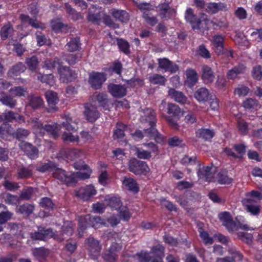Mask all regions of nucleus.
<instances>
[{"label":"nucleus","instance_id":"nucleus-33","mask_svg":"<svg viewBox=\"0 0 262 262\" xmlns=\"http://www.w3.org/2000/svg\"><path fill=\"white\" fill-rule=\"evenodd\" d=\"M3 115L4 123L13 122L23 119V116L12 111H6Z\"/></svg>","mask_w":262,"mask_h":262},{"label":"nucleus","instance_id":"nucleus-11","mask_svg":"<svg viewBox=\"0 0 262 262\" xmlns=\"http://www.w3.org/2000/svg\"><path fill=\"white\" fill-rule=\"evenodd\" d=\"M19 147L29 159L34 160L38 157L39 150L38 148L31 143L23 142L19 144Z\"/></svg>","mask_w":262,"mask_h":262},{"label":"nucleus","instance_id":"nucleus-32","mask_svg":"<svg viewBox=\"0 0 262 262\" xmlns=\"http://www.w3.org/2000/svg\"><path fill=\"white\" fill-rule=\"evenodd\" d=\"M14 29L12 25L10 22L6 24L2 28L0 31L1 39L5 40L13 35Z\"/></svg>","mask_w":262,"mask_h":262},{"label":"nucleus","instance_id":"nucleus-1","mask_svg":"<svg viewBox=\"0 0 262 262\" xmlns=\"http://www.w3.org/2000/svg\"><path fill=\"white\" fill-rule=\"evenodd\" d=\"M185 17L186 21L190 24L193 30L199 29L203 27V25H207L210 20L205 14H202L201 17L198 18L193 14V11L191 8H188L186 10Z\"/></svg>","mask_w":262,"mask_h":262},{"label":"nucleus","instance_id":"nucleus-30","mask_svg":"<svg viewBox=\"0 0 262 262\" xmlns=\"http://www.w3.org/2000/svg\"><path fill=\"white\" fill-rule=\"evenodd\" d=\"M73 224L71 222L64 223L61 227V232L59 234H57L56 231L55 232L59 237H63V239L61 241L64 240L67 237L71 236L73 233Z\"/></svg>","mask_w":262,"mask_h":262},{"label":"nucleus","instance_id":"nucleus-53","mask_svg":"<svg viewBox=\"0 0 262 262\" xmlns=\"http://www.w3.org/2000/svg\"><path fill=\"white\" fill-rule=\"evenodd\" d=\"M35 193L34 189L32 187H28L23 189L18 196L20 201L24 200H29L31 199L33 194Z\"/></svg>","mask_w":262,"mask_h":262},{"label":"nucleus","instance_id":"nucleus-12","mask_svg":"<svg viewBox=\"0 0 262 262\" xmlns=\"http://www.w3.org/2000/svg\"><path fill=\"white\" fill-rule=\"evenodd\" d=\"M220 220L223 222V225L226 227L229 232H233L237 230L236 223L233 221V219L228 212H224L219 214Z\"/></svg>","mask_w":262,"mask_h":262},{"label":"nucleus","instance_id":"nucleus-14","mask_svg":"<svg viewBox=\"0 0 262 262\" xmlns=\"http://www.w3.org/2000/svg\"><path fill=\"white\" fill-rule=\"evenodd\" d=\"M107 89L109 93L114 98H120L126 95V88L121 84L111 83Z\"/></svg>","mask_w":262,"mask_h":262},{"label":"nucleus","instance_id":"nucleus-41","mask_svg":"<svg viewBox=\"0 0 262 262\" xmlns=\"http://www.w3.org/2000/svg\"><path fill=\"white\" fill-rule=\"evenodd\" d=\"M30 132L26 129L19 128L17 129L12 134L14 138L19 141L25 142L24 140L27 138L30 135Z\"/></svg>","mask_w":262,"mask_h":262},{"label":"nucleus","instance_id":"nucleus-36","mask_svg":"<svg viewBox=\"0 0 262 262\" xmlns=\"http://www.w3.org/2000/svg\"><path fill=\"white\" fill-rule=\"evenodd\" d=\"M95 101H97L99 105L105 110L108 108V99L107 95L103 93H95L93 95Z\"/></svg>","mask_w":262,"mask_h":262},{"label":"nucleus","instance_id":"nucleus-50","mask_svg":"<svg viewBox=\"0 0 262 262\" xmlns=\"http://www.w3.org/2000/svg\"><path fill=\"white\" fill-rule=\"evenodd\" d=\"M105 201L112 209L115 210L120 209L122 206V202L119 198L112 197L108 199H105Z\"/></svg>","mask_w":262,"mask_h":262},{"label":"nucleus","instance_id":"nucleus-34","mask_svg":"<svg viewBox=\"0 0 262 262\" xmlns=\"http://www.w3.org/2000/svg\"><path fill=\"white\" fill-rule=\"evenodd\" d=\"M123 185L129 191L137 193L139 191L138 184L136 181L132 178H124Z\"/></svg>","mask_w":262,"mask_h":262},{"label":"nucleus","instance_id":"nucleus-26","mask_svg":"<svg viewBox=\"0 0 262 262\" xmlns=\"http://www.w3.org/2000/svg\"><path fill=\"white\" fill-rule=\"evenodd\" d=\"M9 226L13 234L18 237H20L21 238L24 237L25 226L23 223H10L9 224Z\"/></svg>","mask_w":262,"mask_h":262},{"label":"nucleus","instance_id":"nucleus-63","mask_svg":"<svg viewBox=\"0 0 262 262\" xmlns=\"http://www.w3.org/2000/svg\"><path fill=\"white\" fill-rule=\"evenodd\" d=\"M136 255L139 262H149L152 259L150 252L142 250L140 252L137 253Z\"/></svg>","mask_w":262,"mask_h":262},{"label":"nucleus","instance_id":"nucleus-35","mask_svg":"<svg viewBox=\"0 0 262 262\" xmlns=\"http://www.w3.org/2000/svg\"><path fill=\"white\" fill-rule=\"evenodd\" d=\"M80 38L75 37L71 38L70 40L66 45V48L69 52H72L79 51L81 47Z\"/></svg>","mask_w":262,"mask_h":262},{"label":"nucleus","instance_id":"nucleus-43","mask_svg":"<svg viewBox=\"0 0 262 262\" xmlns=\"http://www.w3.org/2000/svg\"><path fill=\"white\" fill-rule=\"evenodd\" d=\"M26 64L28 69L31 72H36L39 63L38 58L36 56H32L31 57L27 58L26 59Z\"/></svg>","mask_w":262,"mask_h":262},{"label":"nucleus","instance_id":"nucleus-37","mask_svg":"<svg viewBox=\"0 0 262 262\" xmlns=\"http://www.w3.org/2000/svg\"><path fill=\"white\" fill-rule=\"evenodd\" d=\"M150 253L152 256V258H163L165 256V248L163 245L158 244L151 248Z\"/></svg>","mask_w":262,"mask_h":262},{"label":"nucleus","instance_id":"nucleus-55","mask_svg":"<svg viewBox=\"0 0 262 262\" xmlns=\"http://www.w3.org/2000/svg\"><path fill=\"white\" fill-rule=\"evenodd\" d=\"M39 205L41 207L47 210L53 209L55 206L51 199L48 197L41 198L39 202Z\"/></svg>","mask_w":262,"mask_h":262},{"label":"nucleus","instance_id":"nucleus-62","mask_svg":"<svg viewBox=\"0 0 262 262\" xmlns=\"http://www.w3.org/2000/svg\"><path fill=\"white\" fill-rule=\"evenodd\" d=\"M243 105L246 109L251 110L257 109L259 104L256 99L248 98L244 101Z\"/></svg>","mask_w":262,"mask_h":262},{"label":"nucleus","instance_id":"nucleus-38","mask_svg":"<svg viewBox=\"0 0 262 262\" xmlns=\"http://www.w3.org/2000/svg\"><path fill=\"white\" fill-rule=\"evenodd\" d=\"M215 181L220 184H229L232 182V179L228 176L227 171L221 170L217 174Z\"/></svg>","mask_w":262,"mask_h":262},{"label":"nucleus","instance_id":"nucleus-49","mask_svg":"<svg viewBox=\"0 0 262 262\" xmlns=\"http://www.w3.org/2000/svg\"><path fill=\"white\" fill-rule=\"evenodd\" d=\"M59 128L57 124H45L43 125L42 131H46L50 134L54 138L58 137V132Z\"/></svg>","mask_w":262,"mask_h":262},{"label":"nucleus","instance_id":"nucleus-16","mask_svg":"<svg viewBox=\"0 0 262 262\" xmlns=\"http://www.w3.org/2000/svg\"><path fill=\"white\" fill-rule=\"evenodd\" d=\"M84 114L86 120L90 122H95L100 116V113L97 107L90 104L85 105Z\"/></svg>","mask_w":262,"mask_h":262},{"label":"nucleus","instance_id":"nucleus-21","mask_svg":"<svg viewBox=\"0 0 262 262\" xmlns=\"http://www.w3.org/2000/svg\"><path fill=\"white\" fill-rule=\"evenodd\" d=\"M202 78L206 84L212 83L215 78V75L212 69L207 65L202 66Z\"/></svg>","mask_w":262,"mask_h":262},{"label":"nucleus","instance_id":"nucleus-42","mask_svg":"<svg viewBox=\"0 0 262 262\" xmlns=\"http://www.w3.org/2000/svg\"><path fill=\"white\" fill-rule=\"evenodd\" d=\"M1 198L8 204L16 205L20 202L17 195H12L9 193H4L1 194Z\"/></svg>","mask_w":262,"mask_h":262},{"label":"nucleus","instance_id":"nucleus-52","mask_svg":"<svg viewBox=\"0 0 262 262\" xmlns=\"http://www.w3.org/2000/svg\"><path fill=\"white\" fill-rule=\"evenodd\" d=\"M59 59L55 58L53 61L51 60H46L44 62L43 67L49 70H53L57 68L58 70L62 66Z\"/></svg>","mask_w":262,"mask_h":262},{"label":"nucleus","instance_id":"nucleus-64","mask_svg":"<svg viewBox=\"0 0 262 262\" xmlns=\"http://www.w3.org/2000/svg\"><path fill=\"white\" fill-rule=\"evenodd\" d=\"M37 78L38 79L40 80L42 82L46 83L49 85H53L54 83V76L51 74L46 75L39 74Z\"/></svg>","mask_w":262,"mask_h":262},{"label":"nucleus","instance_id":"nucleus-31","mask_svg":"<svg viewBox=\"0 0 262 262\" xmlns=\"http://www.w3.org/2000/svg\"><path fill=\"white\" fill-rule=\"evenodd\" d=\"M255 202L254 199L250 198L246 199L244 200L246 210L254 215H258L260 212L259 206L253 204V203Z\"/></svg>","mask_w":262,"mask_h":262},{"label":"nucleus","instance_id":"nucleus-40","mask_svg":"<svg viewBox=\"0 0 262 262\" xmlns=\"http://www.w3.org/2000/svg\"><path fill=\"white\" fill-rule=\"evenodd\" d=\"M210 96L208 90L205 88L199 89L194 94L195 98L199 101H206L209 99Z\"/></svg>","mask_w":262,"mask_h":262},{"label":"nucleus","instance_id":"nucleus-57","mask_svg":"<svg viewBox=\"0 0 262 262\" xmlns=\"http://www.w3.org/2000/svg\"><path fill=\"white\" fill-rule=\"evenodd\" d=\"M102 14L101 12H93L92 11H89L87 19L89 21L96 24H99L102 19Z\"/></svg>","mask_w":262,"mask_h":262},{"label":"nucleus","instance_id":"nucleus-9","mask_svg":"<svg viewBox=\"0 0 262 262\" xmlns=\"http://www.w3.org/2000/svg\"><path fill=\"white\" fill-rule=\"evenodd\" d=\"M46 98L48 102L47 112L54 113L58 111L57 104L59 99L57 94L52 91H48L45 93Z\"/></svg>","mask_w":262,"mask_h":262},{"label":"nucleus","instance_id":"nucleus-5","mask_svg":"<svg viewBox=\"0 0 262 262\" xmlns=\"http://www.w3.org/2000/svg\"><path fill=\"white\" fill-rule=\"evenodd\" d=\"M122 245L116 242L112 243L111 246L105 250L102 257L106 262H117L118 253L121 250Z\"/></svg>","mask_w":262,"mask_h":262},{"label":"nucleus","instance_id":"nucleus-29","mask_svg":"<svg viewBox=\"0 0 262 262\" xmlns=\"http://www.w3.org/2000/svg\"><path fill=\"white\" fill-rule=\"evenodd\" d=\"M26 69V66L24 63L21 62H18L9 70L8 75L10 77L18 76L20 73L24 72Z\"/></svg>","mask_w":262,"mask_h":262},{"label":"nucleus","instance_id":"nucleus-7","mask_svg":"<svg viewBox=\"0 0 262 262\" xmlns=\"http://www.w3.org/2000/svg\"><path fill=\"white\" fill-rule=\"evenodd\" d=\"M52 174L54 178L67 185L75 184L77 182L76 177L74 173L67 172L61 168H58L57 165Z\"/></svg>","mask_w":262,"mask_h":262},{"label":"nucleus","instance_id":"nucleus-4","mask_svg":"<svg viewBox=\"0 0 262 262\" xmlns=\"http://www.w3.org/2000/svg\"><path fill=\"white\" fill-rule=\"evenodd\" d=\"M52 237L57 241H61L63 238L59 237L51 228H46L43 227H38L37 231L30 233L31 238L34 240L44 241L47 237Z\"/></svg>","mask_w":262,"mask_h":262},{"label":"nucleus","instance_id":"nucleus-44","mask_svg":"<svg viewBox=\"0 0 262 262\" xmlns=\"http://www.w3.org/2000/svg\"><path fill=\"white\" fill-rule=\"evenodd\" d=\"M56 164L52 161L40 164L36 166V170L41 172L54 171Z\"/></svg>","mask_w":262,"mask_h":262},{"label":"nucleus","instance_id":"nucleus-18","mask_svg":"<svg viewBox=\"0 0 262 262\" xmlns=\"http://www.w3.org/2000/svg\"><path fill=\"white\" fill-rule=\"evenodd\" d=\"M159 68L169 71L172 73H176L179 70V66L166 58L158 59Z\"/></svg>","mask_w":262,"mask_h":262},{"label":"nucleus","instance_id":"nucleus-3","mask_svg":"<svg viewBox=\"0 0 262 262\" xmlns=\"http://www.w3.org/2000/svg\"><path fill=\"white\" fill-rule=\"evenodd\" d=\"M105 225L104 220L99 216L91 215L87 214L83 217H81L79 220V234L83 232L88 227H94L98 224Z\"/></svg>","mask_w":262,"mask_h":262},{"label":"nucleus","instance_id":"nucleus-45","mask_svg":"<svg viewBox=\"0 0 262 262\" xmlns=\"http://www.w3.org/2000/svg\"><path fill=\"white\" fill-rule=\"evenodd\" d=\"M196 134V137L203 139L205 140H210L214 136V133L213 130L205 128L199 129Z\"/></svg>","mask_w":262,"mask_h":262},{"label":"nucleus","instance_id":"nucleus-6","mask_svg":"<svg viewBox=\"0 0 262 262\" xmlns=\"http://www.w3.org/2000/svg\"><path fill=\"white\" fill-rule=\"evenodd\" d=\"M85 244L90 257L93 260L97 259L102 249L100 242L92 237H90L86 239Z\"/></svg>","mask_w":262,"mask_h":262},{"label":"nucleus","instance_id":"nucleus-61","mask_svg":"<svg viewBox=\"0 0 262 262\" xmlns=\"http://www.w3.org/2000/svg\"><path fill=\"white\" fill-rule=\"evenodd\" d=\"M149 81L154 84L164 85L166 81V78L161 75L157 74H154L149 77Z\"/></svg>","mask_w":262,"mask_h":262},{"label":"nucleus","instance_id":"nucleus-54","mask_svg":"<svg viewBox=\"0 0 262 262\" xmlns=\"http://www.w3.org/2000/svg\"><path fill=\"white\" fill-rule=\"evenodd\" d=\"M117 45L120 50L126 55H128L130 51V45L125 39H117Z\"/></svg>","mask_w":262,"mask_h":262},{"label":"nucleus","instance_id":"nucleus-15","mask_svg":"<svg viewBox=\"0 0 262 262\" xmlns=\"http://www.w3.org/2000/svg\"><path fill=\"white\" fill-rule=\"evenodd\" d=\"M96 193L94 187L92 185H88L84 187L80 188L76 191V195L81 199L87 201Z\"/></svg>","mask_w":262,"mask_h":262},{"label":"nucleus","instance_id":"nucleus-10","mask_svg":"<svg viewBox=\"0 0 262 262\" xmlns=\"http://www.w3.org/2000/svg\"><path fill=\"white\" fill-rule=\"evenodd\" d=\"M60 79L63 82L67 83L74 80L77 78V74L70 67L61 66L58 69Z\"/></svg>","mask_w":262,"mask_h":262},{"label":"nucleus","instance_id":"nucleus-20","mask_svg":"<svg viewBox=\"0 0 262 262\" xmlns=\"http://www.w3.org/2000/svg\"><path fill=\"white\" fill-rule=\"evenodd\" d=\"M159 16L162 19L168 20L170 19L175 13L173 9H171L168 3H164L159 6Z\"/></svg>","mask_w":262,"mask_h":262},{"label":"nucleus","instance_id":"nucleus-28","mask_svg":"<svg viewBox=\"0 0 262 262\" xmlns=\"http://www.w3.org/2000/svg\"><path fill=\"white\" fill-rule=\"evenodd\" d=\"M111 14L117 20L126 23L129 19L128 13L125 10H112Z\"/></svg>","mask_w":262,"mask_h":262},{"label":"nucleus","instance_id":"nucleus-39","mask_svg":"<svg viewBox=\"0 0 262 262\" xmlns=\"http://www.w3.org/2000/svg\"><path fill=\"white\" fill-rule=\"evenodd\" d=\"M29 105L32 108H40L43 105L42 99L39 96L31 95L28 97Z\"/></svg>","mask_w":262,"mask_h":262},{"label":"nucleus","instance_id":"nucleus-47","mask_svg":"<svg viewBox=\"0 0 262 262\" xmlns=\"http://www.w3.org/2000/svg\"><path fill=\"white\" fill-rule=\"evenodd\" d=\"M17 174L20 179H28L33 176V170L29 167L22 166L18 169Z\"/></svg>","mask_w":262,"mask_h":262},{"label":"nucleus","instance_id":"nucleus-13","mask_svg":"<svg viewBox=\"0 0 262 262\" xmlns=\"http://www.w3.org/2000/svg\"><path fill=\"white\" fill-rule=\"evenodd\" d=\"M140 120L142 123H148V124H156V113L151 108H145L142 111Z\"/></svg>","mask_w":262,"mask_h":262},{"label":"nucleus","instance_id":"nucleus-56","mask_svg":"<svg viewBox=\"0 0 262 262\" xmlns=\"http://www.w3.org/2000/svg\"><path fill=\"white\" fill-rule=\"evenodd\" d=\"M82 58L81 54H68L65 57V60L71 66L74 65Z\"/></svg>","mask_w":262,"mask_h":262},{"label":"nucleus","instance_id":"nucleus-17","mask_svg":"<svg viewBox=\"0 0 262 262\" xmlns=\"http://www.w3.org/2000/svg\"><path fill=\"white\" fill-rule=\"evenodd\" d=\"M225 37L222 35H214L212 37V45L215 52L218 55L224 54Z\"/></svg>","mask_w":262,"mask_h":262},{"label":"nucleus","instance_id":"nucleus-27","mask_svg":"<svg viewBox=\"0 0 262 262\" xmlns=\"http://www.w3.org/2000/svg\"><path fill=\"white\" fill-rule=\"evenodd\" d=\"M167 113L171 115L172 117L179 119L183 115V111L177 104L172 103H168Z\"/></svg>","mask_w":262,"mask_h":262},{"label":"nucleus","instance_id":"nucleus-24","mask_svg":"<svg viewBox=\"0 0 262 262\" xmlns=\"http://www.w3.org/2000/svg\"><path fill=\"white\" fill-rule=\"evenodd\" d=\"M245 71L246 67L244 65H237L228 71L226 75L227 78L230 80L235 79L239 75L244 74Z\"/></svg>","mask_w":262,"mask_h":262},{"label":"nucleus","instance_id":"nucleus-58","mask_svg":"<svg viewBox=\"0 0 262 262\" xmlns=\"http://www.w3.org/2000/svg\"><path fill=\"white\" fill-rule=\"evenodd\" d=\"M65 8L67 13L74 20H79L81 18V15L77 12L68 3L65 4Z\"/></svg>","mask_w":262,"mask_h":262},{"label":"nucleus","instance_id":"nucleus-2","mask_svg":"<svg viewBox=\"0 0 262 262\" xmlns=\"http://www.w3.org/2000/svg\"><path fill=\"white\" fill-rule=\"evenodd\" d=\"M129 171L135 175L146 176L150 172V168L146 162L134 158L128 162Z\"/></svg>","mask_w":262,"mask_h":262},{"label":"nucleus","instance_id":"nucleus-46","mask_svg":"<svg viewBox=\"0 0 262 262\" xmlns=\"http://www.w3.org/2000/svg\"><path fill=\"white\" fill-rule=\"evenodd\" d=\"M0 102L10 108H13L17 104V101L9 95H5L0 98Z\"/></svg>","mask_w":262,"mask_h":262},{"label":"nucleus","instance_id":"nucleus-51","mask_svg":"<svg viewBox=\"0 0 262 262\" xmlns=\"http://www.w3.org/2000/svg\"><path fill=\"white\" fill-rule=\"evenodd\" d=\"M208 9L213 14L216 13L220 11H226L227 10V5L222 3H210L208 6Z\"/></svg>","mask_w":262,"mask_h":262},{"label":"nucleus","instance_id":"nucleus-22","mask_svg":"<svg viewBox=\"0 0 262 262\" xmlns=\"http://www.w3.org/2000/svg\"><path fill=\"white\" fill-rule=\"evenodd\" d=\"M168 95L175 101L180 104H185L187 101V97L182 92L178 91L174 89H170L168 91Z\"/></svg>","mask_w":262,"mask_h":262},{"label":"nucleus","instance_id":"nucleus-8","mask_svg":"<svg viewBox=\"0 0 262 262\" xmlns=\"http://www.w3.org/2000/svg\"><path fill=\"white\" fill-rule=\"evenodd\" d=\"M106 79V74L104 73L93 72L89 74L88 82L92 88L98 90L101 88Z\"/></svg>","mask_w":262,"mask_h":262},{"label":"nucleus","instance_id":"nucleus-19","mask_svg":"<svg viewBox=\"0 0 262 262\" xmlns=\"http://www.w3.org/2000/svg\"><path fill=\"white\" fill-rule=\"evenodd\" d=\"M148 125H149V127L143 130L145 136L150 139H154L158 143L162 142L163 141V137L156 129V124Z\"/></svg>","mask_w":262,"mask_h":262},{"label":"nucleus","instance_id":"nucleus-25","mask_svg":"<svg viewBox=\"0 0 262 262\" xmlns=\"http://www.w3.org/2000/svg\"><path fill=\"white\" fill-rule=\"evenodd\" d=\"M62 155L68 160H73L78 158L82 155L81 150L75 148H67L61 151Z\"/></svg>","mask_w":262,"mask_h":262},{"label":"nucleus","instance_id":"nucleus-23","mask_svg":"<svg viewBox=\"0 0 262 262\" xmlns=\"http://www.w3.org/2000/svg\"><path fill=\"white\" fill-rule=\"evenodd\" d=\"M20 19L21 23L24 24H29L34 28H40L44 29L45 27L44 25L38 22L36 19L31 18L29 16L21 14L20 15Z\"/></svg>","mask_w":262,"mask_h":262},{"label":"nucleus","instance_id":"nucleus-48","mask_svg":"<svg viewBox=\"0 0 262 262\" xmlns=\"http://www.w3.org/2000/svg\"><path fill=\"white\" fill-rule=\"evenodd\" d=\"M34 210V206L33 204L29 203H25L17 208V212L26 215L27 216L30 215Z\"/></svg>","mask_w":262,"mask_h":262},{"label":"nucleus","instance_id":"nucleus-60","mask_svg":"<svg viewBox=\"0 0 262 262\" xmlns=\"http://www.w3.org/2000/svg\"><path fill=\"white\" fill-rule=\"evenodd\" d=\"M135 152V155L139 159L148 160L151 157L150 151L145 150L142 148H136Z\"/></svg>","mask_w":262,"mask_h":262},{"label":"nucleus","instance_id":"nucleus-59","mask_svg":"<svg viewBox=\"0 0 262 262\" xmlns=\"http://www.w3.org/2000/svg\"><path fill=\"white\" fill-rule=\"evenodd\" d=\"M186 75L188 81L192 85H194L198 81V74L193 69H188L186 72Z\"/></svg>","mask_w":262,"mask_h":262}]
</instances>
